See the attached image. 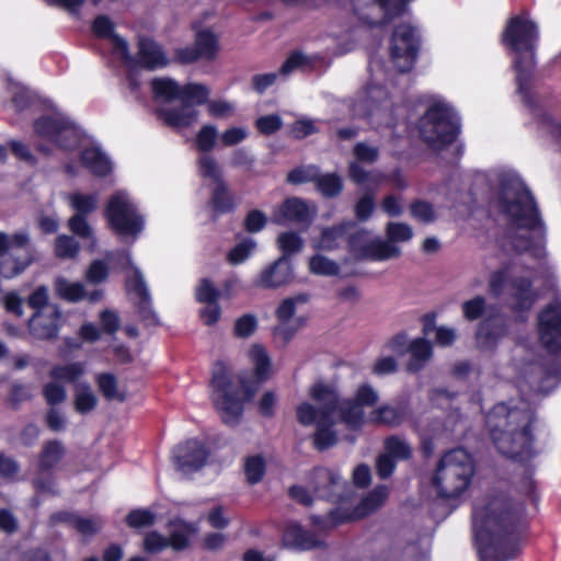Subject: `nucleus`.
Returning a JSON list of instances; mask_svg holds the SVG:
<instances>
[{
    "mask_svg": "<svg viewBox=\"0 0 561 561\" xmlns=\"http://www.w3.org/2000/svg\"><path fill=\"white\" fill-rule=\"evenodd\" d=\"M417 43V34L412 25L401 23L396 26L390 43V56L398 71L404 72L412 68L416 58Z\"/></svg>",
    "mask_w": 561,
    "mask_h": 561,
    "instance_id": "15",
    "label": "nucleus"
},
{
    "mask_svg": "<svg viewBox=\"0 0 561 561\" xmlns=\"http://www.w3.org/2000/svg\"><path fill=\"white\" fill-rule=\"evenodd\" d=\"M316 184L318 191L327 197L339 195L343 188L342 180L336 173L318 174Z\"/></svg>",
    "mask_w": 561,
    "mask_h": 561,
    "instance_id": "46",
    "label": "nucleus"
},
{
    "mask_svg": "<svg viewBox=\"0 0 561 561\" xmlns=\"http://www.w3.org/2000/svg\"><path fill=\"white\" fill-rule=\"evenodd\" d=\"M61 313L56 307L36 310L28 322L30 332L39 340H49L57 336L60 328Z\"/></svg>",
    "mask_w": 561,
    "mask_h": 561,
    "instance_id": "25",
    "label": "nucleus"
},
{
    "mask_svg": "<svg viewBox=\"0 0 561 561\" xmlns=\"http://www.w3.org/2000/svg\"><path fill=\"white\" fill-rule=\"evenodd\" d=\"M75 410L80 414H87L95 409L98 398L94 394L91 386L87 382H77L75 385Z\"/></svg>",
    "mask_w": 561,
    "mask_h": 561,
    "instance_id": "36",
    "label": "nucleus"
},
{
    "mask_svg": "<svg viewBox=\"0 0 561 561\" xmlns=\"http://www.w3.org/2000/svg\"><path fill=\"white\" fill-rule=\"evenodd\" d=\"M311 486L318 497L337 500L344 488V481L339 473L327 469H316L311 478Z\"/></svg>",
    "mask_w": 561,
    "mask_h": 561,
    "instance_id": "27",
    "label": "nucleus"
},
{
    "mask_svg": "<svg viewBox=\"0 0 561 561\" xmlns=\"http://www.w3.org/2000/svg\"><path fill=\"white\" fill-rule=\"evenodd\" d=\"M211 205L218 213L229 211L233 204L228 193V188L224 182L217 183L211 196Z\"/></svg>",
    "mask_w": 561,
    "mask_h": 561,
    "instance_id": "54",
    "label": "nucleus"
},
{
    "mask_svg": "<svg viewBox=\"0 0 561 561\" xmlns=\"http://www.w3.org/2000/svg\"><path fill=\"white\" fill-rule=\"evenodd\" d=\"M307 301L308 296L300 294L295 297L286 298L280 302L276 310V317L279 323L274 328V335L277 339L287 343L302 325V321L300 319H296L294 321L295 325L289 322L296 313L297 305H302Z\"/></svg>",
    "mask_w": 561,
    "mask_h": 561,
    "instance_id": "22",
    "label": "nucleus"
},
{
    "mask_svg": "<svg viewBox=\"0 0 561 561\" xmlns=\"http://www.w3.org/2000/svg\"><path fill=\"white\" fill-rule=\"evenodd\" d=\"M518 263L494 272L489 282L490 291L499 296L507 289L519 310L529 309L537 299L531 289L530 280L520 275Z\"/></svg>",
    "mask_w": 561,
    "mask_h": 561,
    "instance_id": "10",
    "label": "nucleus"
},
{
    "mask_svg": "<svg viewBox=\"0 0 561 561\" xmlns=\"http://www.w3.org/2000/svg\"><path fill=\"white\" fill-rule=\"evenodd\" d=\"M197 167L201 176L209 179L216 184L222 182L221 170L213 156L202 154L197 160Z\"/></svg>",
    "mask_w": 561,
    "mask_h": 561,
    "instance_id": "50",
    "label": "nucleus"
},
{
    "mask_svg": "<svg viewBox=\"0 0 561 561\" xmlns=\"http://www.w3.org/2000/svg\"><path fill=\"white\" fill-rule=\"evenodd\" d=\"M423 331L425 335H431L432 332H435L436 343L442 346L450 345L456 339L454 329L447 327L435 328L432 320L425 322Z\"/></svg>",
    "mask_w": 561,
    "mask_h": 561,
    "instance_id": "55",
    "label": "nucleus"
},
{
    "mask_svg": "<svg viewBox=\"0 0 561 561\" xmlns=\"http://www.w3.org/2000/svg\"><path fill=\"white\" fill-rule=\"evenodd\" d=\"M255 247L256 243L253 239L243 240L231 249L228 259L232 264H240L251 255Z\"/></svg>",
    "mask_w": 561,
    "mask_h": 561,
    "instance_id": "57",
    "label": "nucleus"
},
{
    "mask_svg": "<svg viewBox=\"0 0 561 561\" xmlns=\"http://www.w3.org/2000/svg\"><path fill=\"white\" fill-rule=\"evenodd\" d=\"M254 368V386L243 379H236L230 368L222 362L214 365L210 380L213 403L226 424H236L243 412V401L251 400L257 387L271 375V359L266 350L254 344L248 351Z\"/></svg>",
    "mask_w": 561,
    "mask_h": 561,
    "instance_id": "4",
    "label": "nucleus"
},
{
    "mask_svg": "<svg viewBox=\"0 0 561 561\" xmlns=\"http://www.w3.org/2000/svg\"><path fill=\"white\" fill-rule=\"evenodd\" d=\"M105 215L110 227L121 238H131L133 241L142 231L145 221L137 206L125 191L116 192L108 201Z\"/></svg>",
    "mask_w": 561,
    "mask_h": 561,
    "instance_id": "9",
    "label": "nucleus"
},
{
    "mask_svg": "<svg viewBox=\"0 0 561 561\" xmlns=\"http://www.w3.org/2000/svg\"><path fill=\"white\" fill-rule=\"evenodd\" d=\"M65 448L60 442H47L39 456L38 469L41 473L53 469L64 457Z\"/></svg>",
    "mask_w": 561,
    "mask_h": 561,
    "instance_id": "38",
    "label": "nucleus"
},
{
    "mask_svg": "<svg viewBox=\"0 0 561 561\" xmlns=\"http://www.w3.org/2000/svg\"><path fill=\"white\" fill-rule=\"evenodd\" d=\"M321 57L318 55L307 56L300 51H295L285 60L283 66L279 69V72H268L262 75H255L252 78L253 89L263 93L267 88L273 85L276 82L278 75L288 76L296 69L309 70L312 69L317 61H319Z\"/></svg>",
    "mask_w": 561,
    "mask_h": 561,
    "instance_id": "20",
    "label": "nucleus"
},
{
    "mask_svg": "<svg viewBox=\"0 0 561 561\" xmlns=\"http://www.w3.org/2000/svg\"><path fill=\"white\" fill-rule=\"evenodd\" d=\"M218 50L217 37L209 31L196 34L195 46L175 50V58L182 64H191L198 59H213Z\"/></svg>",
    "mask_w": 561,
    "mask_h": 561,
    "instance_id": "23",
    "label": "nucleus"
},
{
    "mask_svg": "<svg viewBox=\"0 0 561 561\" xmlns=\"http://www.w3.org/2000/svg\"><path fill=\"white\" fill-rule=\"evenodd\" d=\"M55 286L57 294L68 301H78L84 296V286L79 282H69L64 277H58Z\"/></svg>",
    "mask_w": 561,
    "mask_h": 561,
    "instance_id": "44",
    "label": "nucleus"
},
{
    "mask_svg": "<svg viewBox=\"0 0 561 561\" xmlns=\"http://www.w3.org/2000/svg\"><path fill=\"white\" fill-rule=\"evenodd\" d=\"M319 170L314 165L294 169L287 175V181L291 184H301L305 182H316Z\"/></svg>",
    "mask_w": 561,
    "mask_h": 561,
    "instance_id": "59",
    "label": "nucleus"
},
{
    "mask_svg": "<svg viewBox=\"0 0 561 561\" xmlns=\"http://www.w3.org/2000/svg\"><path fill=\"white\" fill-rule=\"evenodd\" d=\"M105 259L116 262L123 270L131 268L130 275L126 278V289L129 295L138 299L139 312L142 318L156 321V314L151 309V298L141 272L133 265L131 257L127 251L108 252Z\"/></svg>",
    "mask_w": 561,
    "mask_h": 561,
    "instance_id": "12",
    "label": "nucleus"
},
{
    "mask_svg": "<svg viewBox=\"0 0 561 561\" xmlns=\"http://www.w3.org/2000/svg\"><path fill=\"white\" fill-rule=\"evenodd\" d=\"M538 28L526 15L512 18L503 33V43L515 54L514 67L518 92L527 102V89L535 68V48L538 41Z\"/></svg>",
    "mask_w": 561,
    "mask_h": 561,
    "instance_id": "6",
    "label": "nucleus"
},
{
    "mask_svg": "<svg viewBox=\"0 0 561 561\" xmlns=\"http://www.w3.org/2000/svg\"><path fill=\"white\" fill-rule=\"evenodd\" d=\"M309 271L314 275L335 276L340 273V265L321 254H316L309 259Z\"/></svg>",
    "mask_w": 561,
    "mask_h": 561,
    "instance_id": "43",
    "label": "nucleus"
},
{
    "mask_svg": "<svg viewBox=\"0 0 561 561\" xmlns=\"http://www.w3.org/2000/svg\"><path fill=\"white\" fill-rule=\"evenodd\" d=\"M389 495V490L385 485L376 486L352 510L346 511L344 507H337L332 511L325 524L334 526L344 522L356 520L368 516L381 507Z\"/></svg>",
    "mask_w": 561,
    "mask_h": 561,
    "instance_id": "16",
    "label": "nucleus"
},
{
    "mask_svg": "<svg viewBox=\"0 0 561 561\" xmlns=\"http://www.w3.org/2000/svg\"><path fill=\"white\" fill-rule=\"evenodd\" d=\"M67 520L70 525L78 530L82 536H92L96 534L103 526V520L101 517H80L72 516L67 514H59L54 516V518H59L60 520Z\"/></svg>",
    "mask_w": 561,
    "mask_h": 561,
    "instance_id": "39",
    "label": "nucleus"
},
{
    "mask_svg": "<svg viewBox=\"0 0 561 561\" xmlns=\"http://www.w3.org/2000/svg\"><path fill=\"white\" fill-rule=\"evenodd\" d=\"M538 334L542 345L550 352L561 350V301L554 300L538 316Z\"/></svg>",
    "mask_w": 561,
    "mask_h": 561,
    "instance_id": "17",
    "label": "nucleus"
},
{
    "mask_svg": "<svg viewBox=\"0 0 561 561\" xmlns=\"http://www.w3.org/2000/svg\"><path fill=\"white\" fill-rule=\"evenodd\" d=\"M350 176L356 184L363 185L367 190L354 207L356 218L360 221H365L371 216L375 209L374 188L380 183L381 176L377 173L366 172L355 162L350 167Z\"/></svg>",
    "mask_w": 561,
    "mask_h": 561,
    "instance_id": "18",
    "label": "nucleus"
},
{
    "mask_svg": "<svg viewBox=\"0 0 561 561\" xmlns=\"http://www.w3.org/2000/svg\"><path fill=\"white\" fill-rule=\"evenodd\" d=\"M367 231L360 230L354 233L348 240L350 251L357 259H368L373 261H386L400 256L401 250L389 240L373 239L364 247L357 244V239L366 238Z\"/></svg>",
    "mask_w": 561,
    "mask_h": 561,
    "instance_id": "19",
    "label": "nucleus"
},
{
    "mask_svg": "<svg viewBox=\"0 0 561 561\" xmlns=\"http://www.w3.org/2000/svg\"><path fill=\"white\" fill-rule=\"evenodd\" d=\"M217 128L214 125H204L196 135L195 146L199 151L208 152L215 147Z\"/></svg>",
    "mask_w": 561,
    "mask_h": 561,
    "instance_id": "56",
    "label": "nucleus"
},
{
    "mask_svg": "<svg viewBox=\"0 0 561 561\" xmlns=\"http://www.w3.org/2000/svg\"><path fill=\"white\" fill-rule=\"evenodd\" d=\"M463 317L469 321H474L486 313V301L482 296H476L466 300L461 305Z\"/></svg>",
    "mask_w": 561,
    "mask_h": 561,
    "instance_id": "53",
    "label": "nucleus"
},
{
    "mask_svg": "<svg viewBox=\"0 0 561 561\" xmlns=\"http://www.w3.org/2000/svg\"><path fill=\"white\" fill-rule=\"evenodd\" d=\"M158 115L168 126L181 129L195 124L199 113L194 106L183 103L179 107L160 108Z\"/></svg>",
    "mask_w": 561,
    "mask_h": 561,
    "instance_id": "30",
    "label": "nucleus"
},
{
    "mask_svg": "<svg viewBox=\"0 0 561 561\" xmlns=\"http://www.w3.org/2000/svg\"><path fill=\"white\" fill-rule=\"evenodd\" d=\"M95 382L102 394L108 400L124 401L126 396L118 390L117 380L114 375L108 373L99 374Z\"/></svg>",
    "mask_w": 561,
    "mask_h": 561,
    "instance_id": "42",
    "label": "nucleus"
},
{
    "mask_svg": "<svg viewBox=\"0 0 561 561\" xmlns=\"http://www.w3.org/2000/svg\"><path fill=\"white\" fill-rule=\"evenodd\" d=\"M385 453L394 460H405L411 457L412 448L409 443L399 436L392 435L385 440Z\"/></svg>",
    "mask_w": 561,
    "mask_h": 561,
    "instance_id": "45",
    "label": "nucleus"
},
{
    "mask_svg": "<svg viewBox=\"0 0 561 561\" xmlns=\"http://www.w3.org/2000/svg\"><path fill=\"white\" fill-rule=\"evenodd\" d=\"M154 515L148 510H135L131 511L127 517L126 522L130 527L140 528L150 526L154 523Z\"/></svg>",
    "mask_w": 561,
    "mask_h": 561,
    "instance_id": "64",
    "label": "nucleus"
},
{
    "mask_svg": "<svg viewBox=\"0 0 561 561\" xmlns=\"http://www.w3.org/2000/svg\"><path fill=\"white\" fill-rule=\"evenodd\" d=\"M408 351L411 354V358L407 364V369L410 373H416L422 369L432 357V345L425 339H415L409 344Z\"/></svg>",
    "mask_w": 561,
    "mask_h": 561,
    "instance_id": "35",
    "label": "nucleus"
},
{
    "mask_svg": "<svg viewBox=\"0 0 561 561\" xmlns=\"http://www.w3.org/2000/svg\"><path fill=\"white\" fill-rule=\"evenodd\" d=\"M410 213L412 218L422 224H432L437 219V213L434 206L422 199L414 201L410 205Z\"/></svg>",
    "mask_w": 561,
    "mask_h": 561,
    "instance_id": "48",
    "label": "nucleus"
},
{
    "mask_svg": "<svg viewBox=\"0 0 561 561\" xmlns=\"http://www.w3.org/2000/svg\"><path fill=\"white\" fill-rule=\"evenodd\" d=\"M265 473V460L260 455L250 456L244 461V474L251 484L260 482Z\"/></svg>",
    "mask_w": 561,
    "mask_h": 561,
    "instance_id": "51",
    "label": "nucleus"
},
{
    "mask_svg": "<svg viewBox=\"0 0 561 561\" xmlns=\"http://www.w3.org/2000/svg\"><path fill=\"white\" fill-rule=\"evenodd\" d=\"M67 199L71 208L76 211L75 215H89L93 213L99 205L98 194H83L80 192H75L69 194Z\"/></svg>",
    "mask_w": 561,
    "mask_h": 561,
    "instance_id": "40",
    "label": "nucleus"
},
{
    "mask_svg": "<svg viewBox=\"0 0 561 561\" xmlns=\"http://www.w3.org/2000/svg\"><path fill=\"white\" fill-rule=\"evenodd\" d=\"M314 208L310 207L305 201L293 197L286 199L279 210L275 214V222L282 224L293 221L297 224H309L313 217Z\"/></svg>",
    "mask_w": 561,
    "mask_h": 561,
    "instance_id": "29",
    "label": "nucleus"
},
{
    "mask_svg": "<svg viewBox=\"0 0 561 561\" xmlns=\"http://www.w3.org/2000/svg\"><path fill=\"white\" fill-rule=\"evenodd\" d=\"M255 126L261 134L267 136L278 131L283 126V121L276 114L265 115L256 119Z\"/></svg>",
    "mask_w": 561,
    "mask_h": 561,
    "instance_id": "60",
    "label": "nucleus"
},
{
    "mask_svg": "<svg viewBox=\"0 0 561 561\" xmlns=\"http://www.w3.org/2000/svg\"><path fill=\"white\" fill-rule=\"evenodd\" d=\"M413 229L405 222L390 221L386 226V236L392 244L408 242L413 238Z\"/></svg>",
    "mask_w": 561,
    "mask_h": 561,
    "instance_id": "49",
    "label": "nucleus"
},
{
    "mask_svg": "<svg viewBox=\"0 0 561 561\" xmlns=\"http://www.w3.org/2000/svg\"><path fill=\"white\" fill-rule=\"evenodd\" d=\"M499 203L508 220L506 242L536 261L530 270L539 267L545 257L546 228L534 196L518 176L510 175L501 182Z\"/></svg>",
    "mask_w": 561,
    "mask_h": 561,
    "instance_id": "3",
    "label": "nucleus"
},
{
    "mask_svg": "<svg viewBox=\"0 0 561 561\" xmlns=\"http://www.w3.org/2000/svg\"><path fill=\"white\" fill-rule=\"evenodd\" d=\"M256 327V317L253 314H244L236 321L234 334L239 337H249L254 333Z\"/></svg>",
    "mask_w": 561,
    "mask_h": 561,
    "instance_id": "63",
    "label": "nucleus"
},
{
    "mask_svg": "<svg viewBox=\"0 0 561 561\" xmlns=\"http://www.w3.org/2000/svg\"><path fill=\"white\" fill-rule=\"evenodd\" d=\"M294 278L293 265L289 259L280 256L261 271L254 285L262 288H277L290 283Z\"/></svg>",
    "mask_w": 561,
    "mask_h": 561,
    "instance_id": "24",
    "label": "nucleus"
},
{
    "mask_svg": "<svg viewBox=\"0 0 561 561\" xmlns=\"http://www.w3.org/2000/svg\"><path fill=\"white\" fill-rule=\"evenodd\" d=\"M278 248L282 250L283 255L288 259L289 255L298 253L304 247V240L296 232H283L277 238Z\"/></svg>",
    "mask_w": 561,
    "mask_h": 561,
    "instance_id": "52",
    "label": "nucleus"
},
{
    "mask_svg": "<svg viewBox=\"0 0 561 561\" xmlns=\"http://www.w3.org/2000/svg\"><path fill=\"white\" fill-rule=\"evenodd\" d=\"M505 334L506 328L502 318H488L483 320L478 328L477 343L480 347L492 348Z\"/></svg>",
    "mask_w": 561,
    "mask_h": 561,
    "instance_id": "32",
    "label": "nucleus"
},
{
    "mask_svg": "<svg viewBox=\"0 0 561 561\" xmlns=\"http://www.w3.org/2000/svg\"><path fill=\"white\" fill-rule=\"evenodd\" d=\"M170 548L176 551L188 547L191 538L198 531L197 525L174 518L168 524Z\"/></svg>",
    "mask_w": 561,
    "mask_h": 561,
    "instance_id": "31",
    "label": "nucleus"
},
{
    "mask_svg": "<svg viewBox=\"0 0 561 561\" xmlns=\"http://www.w3.org/2000/svg\"><path fill=\"white\" fill-rule=\"evenodd\" d=\"M394 105L389 92L385 87L370 82L363 92V95L354 104L355 116L367 117L379 125L393 124Z\"/></svg>",
    "mask_w": 561,
    "mask_h": 561,
    "instance_id": "11",
    "label": "nucleus"
},
{
    "mask_svg": "<svg viewBox=\"0 0 561 561\" xmlns=\"http://www.w3.org/2000/svg\"><path fill=\"white\" fill-rule=\"evenodd\" d=\"M353 226L354 224L352 222H345L336 227L323 229L321 237L316 244V248L325 251H332L336 249L341 241L344 240L346 230Z\"/></svg>",
    "mask_w": 561,
    "mask_h": 561,
    "instance_id": "37",
    "label": "nucleus"
},
{
    "mask_svg": "<svg viewBox=\"0 0 561 561\" xmlns=\"http://www.w3.org/2000/svg\"><path fill=\"white\" fill-rule=\"evenodd\" d=\"M459 122L453 108L443 101L434 102L419 123L420 135L434 150L451 144L458 133Z\"/></svg>",
    "mask_w": 561,
    "mask_h": 561,
    "instance_id": "8",
    "label": "nucleus"
},
{
    "mask_svg": "<svg viewBox=\"0 0 561 561\" xmlns=\"http://www.w3.org/2000/svg\"><path fill=\"white\" fill-rule=\"evenodd\" d=\"M57 381L58 380L48 382L43 389L45 400L50 405L59 404L64 402L66 399V389L62 385H59Z\"/></svg>",
    "mask_w": 561,
    "mask_h": 561,
    "instance_id": "61",
    "label": "nucleus"
},
{
    "mask_svg": "<svg viewBox=\"0 0 561 561\" xmlns=\"http://www.w3.org/2000/svg\"><path fill=\"white\" fill-rule=\"evenodd\" d=\"M34 129L37 136L64 149H72L80 141L79 129L60 113L38 118Z\"/></svg>",
    "mask_w": 561,
    "mask_h": 561,
    "instance_id": "13",
    "label": "nucleus"
},
{
    "mask_svg": "<svg viewBox=\"0 0 561 561\" xmlns=\"http://www.w3.org/2000/svg\"><path fill=\"white\" fill-rule=\"evenodd\" d=\"M283 545L300 550H309L321 545V540L312 533L302 529L298 524H288L284 535Z\"/></svg>",
    "mask_w": 561,
    "mask_h": 561,
    "instance_id": "33",
    "label": "nucleus"
},
{
    "mask_svg": "<svg viewBox=\"0 0 561 561\" xmlns=\"http://www.w3.org/2000/svg\"><path fill=\"white\" fill-rule=\"evenodd\" d=\"M151 89L157 99L171 101L179 99L191 106L201 105L207 102L209 89L199 83H188L181 87L170 78H157L151 82Z\"/></svg>",
    "mask_w": 561,
    "mask_h": 561,
    "instance_id": "14",
    "label": "nucleus"
},
{
    "mask_svg": "<svg viewBox=\"0 0 561 561\" xmlns=\"http://www.w3.org/2000/svg\"><path fill=\"white\" fill-rule=\"evenodd\" d=\"M533 421L531 410L508 408L504 403L496 404L486 415V426L499 451L519 461L534 456Z\"/></svg>",
    "mask_w": 561,
    "mask_h": 561,
    "instance_id": "5",
    "label": "nucleus"
},
{
    "mask_svg": "<svg viewBox=\"0 0 561 561\" xmlns=\"http://www.w3.org/2000/svg\"><path fill=\"white\" fill-rule=\"evenodd\" d=\"M81 161L90 172L99 176H104L112 170L111 161L98 147L84 149Z\"/></svg>",
    "mask_w": 561,
    "mask_h": 561,
    "instance_id": "34",
    "label": "nucleus"
},
{
    "mask_svg": "<svg viewBox=\"0 0 561 561\" xmlns=\"http://www.w3.org/2000/svg\"><path fill=\"white\" fill-rule=\"evenodd\" d=\"M168 547H170L168 537L157 531H150L145 536L144 548L147 552L158 553Z\"/></svg>",
    "mask_w": 561,
    "mask_h": 561,
    "instance_id": "62",
    "label": "nucleus"
},
{
    "mask_svg": "<svg viewBox=\"0 0 561 561\" xmlns=\"http://www.w3.org/2000/svg\"><path fill=\"white\" fill-rule=\"evenodd\" d=\"M92 28L96 36L110 39L113 47V54L124 65L133 64V56L129 53L128 43L123 37L114 33V23L108 16H98L93 22Z\"/></svg>",
    "mask_w": 561,
    "mask_h": 561,
    "instance_id": "26",
    "label": "nucleus"
},
{
    "mask_svg": "<svg viewBox=\"0 0 561 561\" xmlns=\"http://www.w3.org/2000/svg\"><path fill=\"white\" fill-rule=\"evenodd\" d=\"M524 517V507L504 495L485 496L474 503L472 529L481 561H510L519 547L516 531Z\"/></svg>",
    "mask_w": 561,
    "mask_h": 561,
    "instance_id": "2",
    "label": "nucleus"
},
{
    "mask_svg": "<svg viewBox=\"0 0 561 561\" xmlns=\"http://www.w3.org/2000/svg\"><path fill=\"white\" fill-rule=\"evenodd\" d=\"M169 59L162 47L149 38H140L138 43L137 58L133 57V64L126 65L128 68L140 66L142 68L154 70L165 67Z\"/></svg>",
    "mask_w": 561,
    "mask_h": 561,
    "instance_id": "28",
    "label": "nucleus"
},
{
    "mask_svg": "<svg viewBox=\"0 0 561 561\" xmlns=\"http://www.w3.org/2000/svg\"><path fill=\"white\" fill-rule=\"evenodd\" d=\"M207 457L206 447L196 439H190L174 448L172 460L176 470L181 474L187 476L199 470L205 465Z\"/></svg>",
    "mask_w": 561,
    "mask_h": 561,
    "instance_id": "21",
    "label": "nucleus"
},
{
    "mask_svg": "<svg viewBox=\"0 0 561 561\" xmlns=\"http://www.w3.org/2000/svg\"><path fill=\"white\" fill-rule=\"evenodd\" d=\"M196 299L203 304L217 302L220 291L207 278L199 282L195 290Z\"/></svg>",
    "mask_w": 561,
    "mask_h": 561,
    "instance_id": "58",
    "label": "nucleus"
},
{
    "mask_svg": "<svg viewBox=\"0 0 561 561\" xmlns=\"http://www.w3.org/2000/svg\"><path fill=\"white\" fill-rule=\"evenodd\" d=\"M79 249L78 241L70 236L61 234L55 240V254L59 259H75L79 253Z\"/></svg>",
    "mask_w": 561,
    "mask_h": 561,
    "instance_id": "47",
    "label": "nucleus"
},
{
    "mask_svg": "<svg viewBox=\"0 0 561 561\" xmlns=\"http://www.w3.org/2000/svg\"><path fill=\"white\" fill-rule=\"evenodd\" d=\"M474 473L471 456L462 448L446 453L435 471L432 484L442 497H456L470 484Z\"/></svg>",
    "mask_w": 561,
    "mask_h": 561,
    "instance_id": "7",
    "label": "nucleus"
},
{
    "mask_svg": "<svg viewBox=\"0 0 561 561\" xmlns=\"http://www.w3.org/2000/svg\"><path fill=\"white\" fill-rule=\"evenodd\" d=\"M87 367L84 363L75 362L65 365H57L50 370V377L54 380H62L66 382H76L85 374Z\"/></svg>",
    "mask_w": 561,
    "mask_h": 561,
    "instance_id": "41",
    "label": "nucleus"
},
{
    "mask_svg": "<svg viewBox=\"0 0 561 561\" xmlns=\"http://www.w3.org/2000/svg\"><path fill=\"white\" fill-rule=\"evenodd\" d=\"M309 396L319 408L302 402L297 407L296 414L302 425L317 423L313 444L320 450L336 443L332 426L337 421L347 428L358 430L365 423L398 426L405 420L404 409L392 405H381L365 416L364 409L374 407L379 399L378 392L366 383L357 388L354 399L340 400L335 389L322 382L313 385Z\"/></svg>",
    "mask_w": 561,
    "mask_h": 561,
    "instance_id": "1",
    "label": "nucleus"
}]
</instances>
